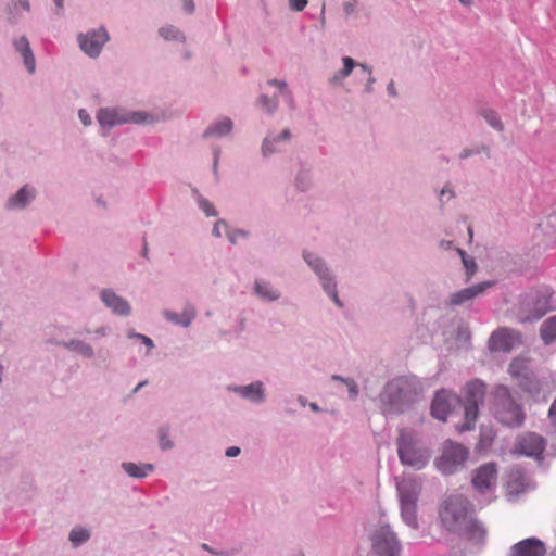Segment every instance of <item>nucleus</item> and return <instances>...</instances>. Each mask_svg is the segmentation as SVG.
Wrapping results in <instances>:
<instances>
[{"label":"nucleus","instance_id":"f257e3e1","mask_svg":"<svg viewBox=\"0 0 556 556\" xmlns=\"http://www.w3.org/2000/svg\"><path fill=\"white\" fill-rule=\"evenodd\" d=\"M424 384L416 376H400L390 380L382 389L379 401L384 415L401 414L419 400Z\"/></svg>","mask_w":556,"mask_h":556},{"label":"nucleus","instance_id":"f03ea898","mask_svg":"<svg viewBox=\"0 0 556 556\" xmlns=\"http://www.w3.org/2000/svg\"><path fill=\"white\" fill-rule=\"evenodd\" d=\"M96 119L105 135L114 127L127 124L155 125L169 119L168 113L163 109L151 111L128 110L123 106H106L97 111Z\"/></svg>","mask_w":556,"mask_h":556},{"label":"nucleus","instance_id":"7ed1b4c3","mask_svg":"<svg viewBox=\"0 0 556 556\" xmlns=\"http://www.w3.org/2000/svg\"><path fill=\"white\" fill-rule=\"evenodd\" d=\"M396 446L401 464L415 470L424 469L431 459V450L413 429L400 431Z\"/></svg>","mask_w":556,"mask_h":556},{"label":"nucleus","instance_id":"20e7f679","mask_svg":"<svg viewBox=\"0 0 556 556\" xmlns=\"http://www.w3.org/2000/svg\"><path fill=\"white\" fill-rule=\"evenodd\" d=\"M439 518L445 530L454 533L462 532L472 519L470 504L463 495H450L440 506Z\"/></svg>","mask_w":556,"mask_h":556},{"label":"nucleus","instance_id":"39448f33","mask_svg":"<svg viewBox=\"0 0 556 556\" xmlns=\"http://www.w3.org/2000/svg\"><path fill=\"white\" fill-rule=\"evenodd\" d=\"M302 260L317 278L324 293L339 308L343 307V302L339 298L338 279L329 264L318 253L311 250L302 251Z\"/></svg>","mask_w":556,"mask_h":556},{"label":"nucleus","instance_id":"423d86ee","mask_svg":"<svg viewBox=\"0 0 556 556\" xmlns=\"http://www.w3.org/2000/svg\"><path fill=\"white\" fill-rule=\"evenodd\" d=\"M468 458V447L458 442L446 440L442 443L440 455L434 458L433 465L441 475L451 476L463 470Z\"/></svg>","mask_w":556,"mask_h":556},{"label":"nucleus","instance_id":"0eeeda50","mask_svg":"<svg viewBox=\"0 0 556 556\" xmlns=\"http://www.w3.org/2000/svg\"><path fill=\"white\" fill-rule=\"evenodd\" d=\"M523 320H538L549 311L556 309L555 291L551 287H541L529 294L521 303Z\"/></svg>","mask_w":556,"mask_h":556},{"label":"nucleus","instance_id":"6e6552de","mask_svg":"<svg viewBox=\"0 0 556 556\" xmlns=\"http://www.w3.org/2000/svg\"><path fill=\"white\" fill-rule=\"evenodd\" d=\"M495 417L500 422L509 427H518L522 424L525 414L521 407L511 397L505 386L494 389Z\"/></svg>","mask_w":556,"mask_h":556},{"label":"nucleus","instance_id":"1a4fd4ad","mask_svg":"<svg viewBox=\"0 0 556 556\" xmlns=\"http://www.w3.org/2000/svg\"><path fill=\"white\" fill-rule=\"evenodd\" d=\"M485 384L480 380H473L465 389V422L457 427L458 432L469 431L473 428L478 417L479 405L483 403Z\"/></svg>","mask_w":556,"mask_h":556},{"label":"nucleus","instance_id":"9d476101","mask_svg":"<svg viewBox=\"0 0 556 556\" xmlns=\"http://www.w3.org/2000/svg\"><path fill=\"white\" fill-rule=\"evenodd\" d=\"M47 342L54 346H61L84 359H98L101 363H105L110 356L109 350L99 349L97 351L90 342L78 337L71 338L70 340H56L51 338L48 339Z\"/></svg>","mask_w":556,"mask_h":556},{"label":"nucleus","instance_id":"9b49d317","mask_svg":"<svg viewBox=\"0 0 556 556\" xmlns=\"http://www.w3.org/2000/svg\"><path fill=\"white\" fill-rule=\"evenodd\" d=\"M111 37L108 28L100 25L77 35V45L81 52L90 59H98Z\"/></svg>","mask_w":556,"mask_h":556},{"label":"nucleus","instance_id":"f8f14e48","mask_svg":"<svg viewBox=\"0 0 556 556\" xmlns=\"http://www.w3.org/2000/svg\"><path fill=\"white\" fill-rule=\"evenodd\" d=\"M497 477L498 470L494 463L483 464L472 472L471 484L478 494L485 497L486 503L494 497Z\"/></svg>","mask_w":556,"mask_h":556},{"label":"nucleus","instance_id":"ddd939ff","mask_svg":"<svg viewBox=\"0 0 556 556\" xmlns=\"http://www.w3.org/2000/svg\"><path fill=\"white\" fill-rule=\"evenodd\" d=\"M371 545L378 556H400L401 544L389 525L377 526L371 533Z\"/></svg>","mask_w":556,"mask_h":556},{"label":"nucleus","instance_id":"4468645a","mask_svg":"<svg viewBox=\"0 0 556 556\" xmlns=\"http://www.w3.org/2000/svg\"><path fill=\"white\" fill-rule=\"evenodd\" d=\"M227 391L233 393L239 399L254 406L264 405L267 401V389L262 380H254L247 384H229Z\"/></svg>","mask_w":556,"mask_h":556},{"label":"nucleus","instance_id":"2eb2a0df","mask_svg":"<svg viewBox=\"0 0 556 556\" xmlns=\"http://www.w3.org/2000/svg\"><path fill=\"white\" fill-rule=\"evenodd\" d=\"M291 139L292 132L289 128L268 130L261 144L262 156L267 159L285 152Z\"/></svg>","mask_w":556,"mask_h":556},{"label":"nucleus","instance_id":"dca6fc26","mask_svg":"<svg viewBox=\"0 0 556 556\" xmlns=\"http://www.w3.org/2000/svg\"><path fill=\"white\" fill-rule=\"evenodd\" d=\"M38 195V190L30 184H25L10 194L4 202L8 212H21L28 208Z\"/></svg>","mask_w":556,"mask_h":556},{"label":"nucleus","instance_id":"f3484780","mask_svg":"<svg viewBox=\"0 0 556 556\" xmlns=\"http://www.w3.org/2000/svg\"><path fill=\"white\" fill-rule=\"evenodd\" d=\"M520 344V334L510 328H498L489 339V349L492 352H510Z\"/></svg>","mask_w":556,"mask_h":556},{"label":"nucleus","instance_id":"a211bd4d","mask_svg":"<svg viewBox=\"0 0 556 556\" xmlns=\"http://www.w3.org/2000/svg\"><path fill=\"white\" fill-rule=\"evenodd\" d=\"M99 299L103 305L115 316L129 317L132 313L129 301L116 293L111 288L101 289L99 292Z\"/></svg>","mask_w":556,"mask_h":556},{"label":"nucleus","instance_id":"6ab92c4d","mask_svg":"<svg viewBox=\"0 0 556 556\" xmlns=\"http://www.w3.org/2000/svg\"><path fill=\"white\" fill-rule=\"evenodd\" d=\"M460 404V400L454 393L442 390L437 392L432 404L431 414L434 418L446 421L448 415Z\"/></svg>","mask_w":556,"mask_h":556},{"label":"nucleus","instance_id":"aec40b11","mask_svg":"<svg viewBox=\"0 0 556 556\" xmlns=\"http://www.w3.org/2000/svg\"><path fill=\"white\" fill-rule=\"evenodd\" d=\"M494 286V281L488 280L479 282L468 288H464L450 294L447 299L448 306H465L472 303V301L483 294L488 289Z\"/></svg>","mask_w":556,"mask_h":556},{"label":"nucleus","instance_id":"412c9836","mask_svg":"<svg viewBox=\"0 0 556 556\" xmlns=\"http://www.w3.org/2000/svg\"><path fill=\"white\" fill-rule=\"evenodd\" d=\"M252 293L258 301L266 304L277 303L282 298V291L271 281L264 278L254 280Z\"/></svg>","mask_w":556,"mask_h":556},{"label":"nucleus","instance_id":"4be33fe9","mask_svg":"<svg viewBox=\"0 0 556 556\" xmlns=\"http://www.w3.org/2000/svg\"><path fill=\"white\" fill-rule=\"evenodd\" d=\"M235 129V122L226 115L213 119L204 129L203 139H223L231 137Z\"/></svg>","mask_w":556,"mask_h":556},{"label":"nucleus","instance_id":"5701e85b","mask_svg":"<svg viewBox=\"0 0 556 556\" xmlns=\"http://www.w3.org/2000/svg\"><path fill=\"white\" fill-rule=\"evenodd\" d=\"M545 447L544 439L535 433H528L519 438L516 443L515 451L518 454L539 458Z\"/></svg>","mask_w":556,"mask_h":556},{"label":"nucleus","instance_id":"b1692460","mask_svg":"<svg viewBox=\"0 0 556 556\" xmlns=\"http://www.w3.org/2000/svg\"><path fill=\"white\" fill-rule=\"evenodd\" d=\"M509 374L511 377L519 380V383L529 392L536 390L535 386H532V375L529 370V359L523 356H518L509 364Z\"/></svg>","mask_w":556,"mask_h":556},{"label":"nucleus","instance_id":"393cba45","mask_svg":"<svg viewBox=\"0 0 556 556\" xmlns=\"http://www.w3.org/2000/svg\"><path fill=\"white\" fill-rule=\"evenodd\" d=\"M546 547L536 538H527L510 547L509 556H545Z\"/></svg>","mask_w":556,"mask_h":556},{"label":"nucleus","instance_id":"a878e982","mask_svg":"<svg viewBox=\"0 0 556 556\" xmlns=\"http://www.w3.org/2000/svg\"><path fill=\"white\" fill-rule=\"evenodd\" d=\"M342 67L334 71L327 79L328 84L333 88H341L345 80L352 75L355 68L364 63L355 61L353 58L344 55L341 58Z\"/></svg>","mask_w":556,"mask_h":556},{"label":"nucleus","instance_id":"bb28decb","mask_svg":"<svg viewBox=\"0 0 556 556\" xmlns=\"http://www.w3.org/2000/svg\"><path fill=\"white\" fill-rule=\"evenodd\" d=\"M400 503H417L421 484L415 478H403L396 484Z\"/></svg>","mask_w":556,"mask_h":556},{"label":"nucleus","instance_id":"cd10ccee","mask_svg":"<svg viewBox=\"0 0 556 556\" xmlns=\"http://www.w3.org/2000/svg\"><path fill=\"white\" fill-rule=\"evenodd\" d=\"M12 46L15 52L18 53L23 60L27 72L29 74H34L36 72V59L27 37L24 35L14 37L12 40Z\"/></svg>","mask_w":556,"mask_h":556},{"label":"nucleus","instance_id":"c85d7f7f","mask_svg":"<svg viewBox=\"0 0 556 556\" xmlns=\"http://www.w3.org/2000/svg\"><path fill=\"white\" fill-rule=\"evenodd\" d=\"M121 469L127 477L142 480L154 472L155 466L151 463L125 460L121 463Z\"/></svg>","mask_w":556,"mask_h":556},{"label":"nucleus","instance_id":"c756f323","mask_svg":"<svg viewBox=\"0 0 556 556\" xmlns=\"http://www.w3.org/2000/svg\"><path fill=\"white\" fill-rule=\"evenodd\" d=\"M529 486L525 472L519 468H513L508 473L507 495L517 496Z\"/></svg>","mask_w":556,"mask_h":556},{"label":"nucleus","instance_id":"7c9ffc66","mask_svg":"<svg viewBox=\"0 0 556 556\" xmlns=\"http://www.w3.org/2000/svg\"><path fill=\"white\" fill-rule=\"evenodd\" d=\"M29 11L30 3L28 0H9L5 7L8 21L11 24H17Z\"/></svg>","mask_w":556,"mask_h":556},{"label":"nucleus","instance_id":"2f4dec72","mask_svg":"<svg viewBox=\"0 0 556 556\" xmlns=\"http://www.w3.org/2000/svg\"><path fill=\"white\" fill-rule=\"evenodd\" d=\"M458 534L466 536L473 543H482L486 538V529L482 523L472 518Z\"/></svg>","mask_w":556,"mask_h":556},{"label":"nucleus","instance_id":"473e14b6","mask_svg":"<svg viewBox=\"0 0 556 556\" xmlns=\"http://www.w3.org/2000/svg\"><path fill=\"white\" fill-rule=\"evenodd\" d=\"M157 35L169 42L185 43L186 35L185 33L177 26L173 24H164L157 29Z\"/></svg>","mask_w":556,"mask_h":556},{"label":"nucleus","instance_id":"72a5a7b5","mask_svg":"<svg viewBox=\"0 0 556 556\" xmlns=\"http://www.w3.org/2000/svg\"><path fill=\"white\" fill-rule=\"evenodd\" d=\"M400 509L403 522L412 529H418L417 503H400Z\"/></svg>","mask_w":556,"mask_h":556},{"label":"nucleus","instance_id":"f704fd0d","mask_svg":"<svg viewBox=\"0 0 556 556\" xmlns=\"http://www.w3.org/2000/svg\"><path fill=\"white\" fill-rule=\"evenodd\" d=\"M540 337L545 344H552L556 340V314L541 324Z\"/></svg>","mask_w":556,"mask_h":556},{"label":"nucleus","instance_id":"c9c22d12","mask_svg":"<svg viewBox=\"0 0 556 556\" xmlns=\"http://www.w3.org/2000/svg\"><path fill=\"white\" fill-rule=\"evenodd\" d=\"M159 448L163 452L170 451L175 447V441L170 434V427L162 425L156 432Z\"/></svg>","mask_w":556,"mask_h":556},{"label":"nucleus","instance_id":"e433bc0d","mask_svg":"<svg viewBox=\"0 0 556 556\" xmlns=\"http://www.w3.org/2000/svg\"><path fill=\"white\" fill-rule=\"evenodd\" d=\"M193 195L198 207L205 214V216L215 217L218 215V211L214 204L207 198L203 197L197 189L193 190Z\"/></svg>","mask_w":556,"mask_h":556},{"label":"nucleus","instance_id":"4c0bfd02","mask_svg":"<svg viewBox=\"0 0 556 556\" xmlns=\"http://www.w3.org/2000/svg\"><path fill=\"white\" fill-rule=\"evenodd\" d=\"M91 536L90 530L84 527H74L68 535V540L73 547H78L89 541Z\"/></svg>","mask_w":556,"mask_h":556},{"label":"nucleus","instance_id":"58836bf2","mask_svg":"<svg viewBox=\"0 0 556 556\" xmlns=\"http://www.w3.org/2000/svg\"><path fill=\"white\" fill-rule=\"evenodd\" d=\"M257 105L266 114L273 115L278 110L279 99L277 96L261 94L257 99Z\"/></svg>","mask_w":556,"mask_h":556},{"label":"nucleus","instance_id":"ea45409f","mask_svg":"<svg viewBox=\"0 0 556 556\" xmlns=\"http://www.w3.org/2000/svg\"><path fill=\"white\" fill-rule=\"evenodd\" d=\"M480 116L496 131H503L504 125L498 114L492 109H481Z\"/></svg>","mask_w":556,"mask_h":556},{"label":"nucleus","instance_id":"a19ab883","mask_svg":"<svg viewBox=\"0 0 556 556\" xmlns=\"http://www.w3.org/2000/svg\"><path fill=\"white\" fill-rule=\"evenodd\" d=\"M197 317L194 304L187 302L179 312L180 327L188 328Z\"/></svg>","mask_w":556,"mask_h":556},{"label":"nucleus","instance_id":"79ce46f5","mask_svg":"<svg viewBox=\"0 0 556 556\" xmlns=\"http://www.w3.org/2000/svg\"><path fill=\"white\" fill-rule=\"evenodd\" d=\"M359 68L362 70L363 73L367 75L363 91L365 94H372L375 92V85L377 83V79L374 76V70L367 63L359 65Z\"/></svg>","mask_w":556,"mask_h":556},{"label":"nucleus","instance_id":"37998d69","mask_svg":"<svg viewBox=\"0 0 556 556\" xmlns=\"http://www.w3.org/2000/svg\"><path fill=\"white\" fill-rule=\"evenodd\" d=\"M85 332L87 334L93 336L94 340H101V339H105V338H109L110 336H112L113 328L109 324H101L93 328H90V327L86 328Z\"/></svg>","mask_w":556,"mask_h":556},{"label":"nucleus","instance_id":"c03bdc74","mask_svg":"<svg viewBox=\"0 0 556 556\" xmlns=\"http://www.w3.org/2000/svg\"><path fill=\"white\" fill-rule=\"evenodd\" d=\"M226 238L231 244H237L250 238V231L242 228L229 227Z\"/></svg>","mask_w":556,"mask_h":556},{"label":"nucleus","instance_id":"a18cd8bd","mask_svg":"<svg viewBox=\"0 0 556 556\" xmlns=\"http://www.w3.org/2000/svg\"><path fill=\"white\" fill-rule=\"evenodd\" d=\"M455 251L462 258V263L467 271V276L471 277L477 269L475 260L462 249H455Z\"/></svg>","mask_w":556,"mask_h":556},{"label":"nucleus","instance_id":"49530a36","mask_svg":"<svg viewBox=\"0 0 556 556\" xmlns=\"http://www.w3.org/2000/svg\"><path fill=\"white\" fill-rule=\"evenodd\" d=\"M230 225L225 219H217L212 228V236L214 238H222L227 236Z\"/></svg>","mask_w":556,"mask_h":556},{"label":"nucleus","instance_id":"de8ad7c7","mask_svg":"<svg viewBox=\"0 0 556 556\" xmlns=\"http://www.w3.org/2000/svg\"><path fill=\"white\" fill-rule=\"evenodd\" d=\"M267 85L275 87L281 96L291 98V91L288 87V84L285 80L269 79L267 80Z\"/></svg>","mask_w":556,"mask_h":556},{"label":"nucleus","instance_id":"09e8293b","mask_svg":"<svg viewBox=\"0 0 556 556\" xmlns=\"http://www.w3.org/2000/svg\"><path fill=\"white\" fill-rule=\"evenodd\" d=\"M358 0H345L342 3V10L346 17L354 16L358 13Z\"/></svg>","mask_w":556,"mask_h":556},{"label":"nucleus","instance_id":"8fccbe9b","mask_svg":"<svg viewBox=\"0 0 556 556\" xmlns=\"http://www.w3.org/2000/svg\"><path fill=\"white\" fill-rule=\"evenodd\" d=\"M212 173L215 176V178H218L219 176V160L222 155V149L219 147H213L212 148Z\"/></svg>","mask_w":556,"mask_h":556},{"label":"nucleus","instance_id":"3c124183","mask_svg":"<svg viewBox=\"0 0 556 556\" xmlns=\"http://www.w3.org/2000/svg\"><path fill=\"white\" fill-rule=\"evenodd\" d=\"M344 386L346 387L349 397L351 400H355L359 393V389H358L356 381L352 378H349V380H344Z\"/></svg>","mask_w":556,"mask_h":556},{"label":"nucleus","instance_id":"603ef678","mask_svg":"<svg viewBox=\"0 0 556 556\" xmlns=\"http://www.w3.org/2000/svg\"><path fill=\"white\" fill-rule=\"evenodd\" d=\"M138 342L144 346V355L149 356L151 355L152 350L154 349V342L151 338L147 337L146 334H142L141 337H138Z\"/></svg>","mask_w":556,"mask_h":556},{"label":"nucleus","instance_id":"864d4df0","mask_svg":"<svg viewBox=\"0 0 556 556\" xmlns=\"http://www.w3.org/2000/svg\"><path fill=\"white\" fill-rule=\"evenodd\" d=\"M162 315L168 323L180 326L179 313L170 309H165L163 311Z\"/></svg>","mask_w":556,"mask_h":556},{"label":"nucleus","instance_id":"5fc2aeb1","mask_svg":"<svg viewBox=\"0 0 556 556\" xmlns=\"http://www.w3.org/2000/svg\"><path fill=\"white\" fill-rule=\"evenodd\" d=\"M453 198H454V192H453V190H452L451 186L445 185V186L441 189V191H440L439 200H440L441 202H447V201H450V200H451V199H453Z\"/></svg>","mask_w":556,"mask_h":556},{"label":"nucleus","instance_id":"6e6d98bb","mask_svg":"<svg viewBox=\"0 0 556 556\" xmlns=\"http://www.w3.org/2000/svg\"><path fill=\"white\" fill-rule=\"evenodd\" d=\"M78 118L84 126H90L92 124V117L86 109L78 110Z\"/></svg>","mask_w":556,"mask_h":556},{"label":"nucleus","instance_id":"4d7b16f0","mask_svg":"<svg viewBox=\"0 0 556 556\" xmlns=\"http://www.w3.org/2000/svg\"><path fill=\"white\" fill-rule=\"evenodd\" d=\"M307 5V0H289V7L295 12L303 11Z\"/></svg>","mask_w":556,"mask_h":556},{"label":"nucleus","instance_id":"13d9d810","mask_svg":"<svg viewBox=\"0 0 556 556\" xmlns=\"http://www.w3.org/2000/svg\"><path fill=\"white\" fill-rule=\"evenodd\" d=\"M181 8L184 12L187 14H192L195 10V4L193 0H182L181 1Z\"/></svg>","mask_w":556,"mask_h":556},{"label":"nucleus","instance_id":"bf43d9fd","mask_svg":"<svg viewBox=\"0 0 556 556\" xmlns=\"http://www.w3.org/2000/svg\"><path fill=\"white\" fill-rule=\"evenodd\" d=\"M241 454L239 446H229L225 450V456L228 458H235Z\"/></svg>","mask_w":556,"mask_h":556},{"label":"nucleus","instance_id":"052dcab7","mask_svg":"<svg viewBox=\"0 0 556 556\" xmlns=\"http://www.w3.org/2000/svg\"><path fill=\"white\" fill-rule=\"evenodd\" d=\"M548 418L551 420V425L554 427V429L556 431V400L553 402V404L549 407Z\"/></svg>","mask_w":556,"mask_h":556},{"label":"nucleus","instance_id":"680f3d73","mask_svg":"<svg viewBox=\"0 0 556 556\" xmlns=\"http://www.w3.org/2000/svg\"><path fill=\"white\" fill-rule=\"evenodd\" d=\"M387 93L391 98H396L399 96L395 83L392 79L387 85Z\"/></svg>","mask_w":556,"mask_h":556},{"label":"nucleus","instance_id":"e2e57ef3","mask_svg":"<svg viewBox=\"0 0 556 556\" xmlns=\"http://www.w3.org/2000/svg\"><path fill=\"white\" fill-rule=\"evenodd\" d=\"M478 153V150H473V149H464L460 153H459V157L465 160V159H468L475 154Z\"/></svg>","mask_w":556,"mask_h":556},{"label":"nucleus","instance_id":"0e129e2a","mask_svg":"<svg viewBox=\"0 0 556 556\" xmlns=\"http://www.w3.org/2000/svg\"><path fill=\"white\" fill-rule=\"evenodd\" d=\"M440 247H441V249L446 250V251H447V250H455V249H456V248L454 247L453 241H450V240H442V241L440 242Z\"/></svg>","mask_w":556,"mask_h":556},{"label":"nucleus","instance_id":"69168bd1","mask_svg":"<svg viewBox=\"0 0 556 556\" xmlns=\"http://www.w3.org/2000/svg\"><path fill=\"white\" fill-rule=\"evenodd\" d=\"M142 333H139V332H136L135 330L130 329V330H127L126 332V337L130 340H137L138 341V337H141Z\"/></svg>","mask_w":556,"mask_h":556},{"label":"nucleus","instance_id":"338daca9","mask_svg":"<svg viewBox=\"0 0 556 556\" xmlns=\"http://www.w3.org/2000/svg\"><path fill=\"white\" fill-rule=\"evenodd\" d=\"M201 548H202L203 551H206V552H208V553L213 554V555H223V554H224V553H222V552H217V551L213 549V548H212L208 544H206V543H203V544L201 545Z\"/></svg>","mask_w":556,"mask_h":556},{"label":"nucleus","instance_id":"774afa93","mask_svg":"<svg viewBox=\"0 0 556 556\" xmlns=\"http://www.w3.org/2000/svg\"><path fill=\"white\" fill-rule=\"evenodd\" d=\"M296 402H298L302 407L308 406V404H309L308 400H307L305 396H303V395H299V396L296 397Z\"/></svg>","mask_w":556,"mask_h":556}]
</instances>
